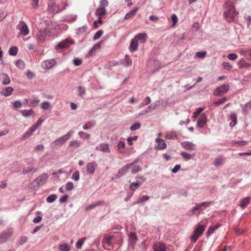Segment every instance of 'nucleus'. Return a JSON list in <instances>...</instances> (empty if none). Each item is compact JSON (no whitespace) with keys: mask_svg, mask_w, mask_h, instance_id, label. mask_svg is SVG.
Instances as JSON below:
<instances>
[{"mask_svg":"<svg viewBox=\"0 0 251 251\" xmlns=\"http://www.w3.org/2000/svg\"><path fill=\"white\" fill-rule=\"evenodd\" d=\"M223 7L227 9L224 13V16L229 23L233 21L234 17L238 14V12L235 9L234 5L230 1H226L223 5Z\"/></svg>","mask_w":251,"mask_h":251,"instance_id":"1","label":"nucleus"},{"mask_svg":"<svg viewBox=\"0 0 251 251\" xmlns=\"http://www.w3.org/2000/svg\"><path fill=\"white\" fill-rule=\"evenodd\" d=\"M206 225H201L198 224L195 226V229L193 232V235L191 236L190 239L191 241L195 243L198 238L202 234L205 230Z\"/></svg>","mask_w":251,"mask_h":251,"instance_id":"2","label":"nucleus"},{"mask_svg":"<svg viewBox=\"0 0 251 251\" xmlns=\"http://www.w3.org/2000/svg\"><path fill=\"white\" fill-rule=\"evenodd\" d=\"M74 133V131L73 130L68 132L66 134L54 141L52 144L55 146H60L63 145L66 141L69 140L71 137L72 136Z\"/></svg>","mask_w":251,"mask_h":251,"instance_id":"3","label":"nucleus"},{"mask_svg":"<svg viewBox=\"0 0 251 251\" xmlns=\"http://www.w3.org/2000/svg\"><path fill=\"white\" fill-rule=\"evenodd\" d=\"M229 89V85L227 84H224L217 87L213 92V95L215 96H220L222 94L226 93Z\"/></svg>","mask_w":251,"mask_h":251,"instance_id":"4","label":"nucleus"},{"mask_svg":"<svg viewBox=\"0 0 251 251\" xmlns=\"http://www.w3.org/2000/svg\"><path fill=\"white\" fill-rule=\"evenodd\" d=\"M48 177L49 176L47 173H43L35 179L33 182L35 183L38 186L43 185L46 182Z\"/></svg>","mask_w":251,"mask_h":251,"instance_id":"5","label":"nucleus"},{"mask_svg":"<svg viewBox=\"0 0 251 251\" xmlns=\"http://www.w3.org/2000/svg\"><path fill=\"white\" fill-rule=\"evenodd\" d=\"M12 232V228H7L3 230L0 235V243L5 242L11 236Z\"/></svg>","mask_w":251,"mask_h":251,"instance_id":"6","label":"nucleus"},{"mask_svg":"<svg viewBox=\"0 0 251 251\" xmlns=\"http://www.w3.org/2000/svg\"><path fill=\"white\" fill-rule=\"evenodd\" d=\"M47 31L46 28L40 29L38 33L36 35L37 42L39 43H43L45 41Z\"/></svg>","mask_w":251,"mask_h":251,"instance_id":"7","label":"nucleus"},{"mask_svg":"<svg viewBox=\"0 0 251 251\" xmlns=\"http://www.w3.org/2000/svg\"><path fill=\"white\" fill-rule=\"evenodd\" d=\"M137 241V236L134 232H130L128 236V246L129 248H133Z\"/></svg>","mask_w":251,"mask_h":251,"instance_id":"8","label":"nucleus"},{"mask_svg":"<svg viewBox=\"0 0 251 251\" xmlns=\"http://www.w3.org/2000/svg\"><path fill=\"white\" fill-rule=\"evenodd\" d=\"M130 168H131V167L128 164L123 166L121 169H120L119 170L118 173L115 176V178L116 179L120 178L125 174L127 173L128 172V170Z\"/></svg>","mask_w":251,"mask_h":251,"instance_id":"9","label":"nucleus"},{"mask_svg":"<svg viewBox=\"0 0 251 251\" xmlns=\"http://www.w3.org/2000/svg\"><path fill=\"white\" fill-rule=\"evenodd\" d=\"M181 146L182 148L186 150L194 151L196 150V145L190 142H182L181 143Z\"/></svg>","mask_w":251,"mask_h":251,"instance_id":"10","label":"nucleus"},{"mask_svg":"<svg viewBox=\"0 0 251 251\" xmlns=\"http://www.w3.org/2000/svg\"><path fill=\"white\" fill-rule=\"evenodd\" d=\"M178 134L175 131L170 130L166 131L165 137L168 140H175L178 138Z\"/></svg>","mask_w":251,"mask_h":251,"instance_id":"11","label":"nucleus"},{"mask_svg":"<svg viewBox=\"0 0 251 251\" xmlns=\"http://www.w3.org/2000/svg\"><path fill=\"white\" fill-rule=\"evenodd\" d=\"M207 122V118L205 114H202L197 121V126L202 128Z\"/></svg>","mask_w":251,"mask_h":251,"instance_id":"12","label":"nucleus"},{"mask_svg":"<svg viewBox=\"0 0 251 251\" xmlns=\"http://www.w3.org/2000/svg\"><path fill=\"white\" fill-rule=\"evenodd\" d=\"M70 40L68 39L64 40L58 43L55 47L56 50H62L66 48L69 46Z\"/></svg>","mask_w":251,"mask_h":251,"instance_id":"13","label":"nucleus"},{"mask_svg":"<svg viewBox=\"0 0 251 251\" xmlns=\"http://www.w3.org/2000/svg\"><path fill=\"white\" fill-rule=\"evenodd\" d=\"M155 142L157 143V146L155 148V149L160 150L166 148L167 145L163 139L157 138L155 140Z\"/></svg>","mask_w":251,"mask_h":251,"instance_id":"14","label":"nucleus"},{"mask_svg":"<svg viewBox=\"0 0 251 251\" xmlns=\"http://www.w3.org/2000/svg\"><path fill=\"white\" fill-rule=\"evenodd\" d=\"M20 113L21 115L25 117H28L31 116H34L35 115V112L32 109H30L29 110H22L20 111Z\"/></svg>","mask_w":251,"mask_h":251,"instance_id":"15","label":"nucleus"},{"mask_svg":"<svg viewBox=\"0 0 251 251\" xmlns=\"http://www.w3.org/2000/svg\"><path fill=\"white\" fill-rule=\"evenodd\" d=\"M87 172L89 174H93L95 172V162H88L86 165Z\"/></svg>","mask_w":251,"mask_h":251,"instance_id":"16","label":"nucleus"},{"mask_svg":"<svg viewBox=\"0 0 251 251\" xmlns=\"http://www.w3.org/2000/svg\"><path fill=\"white\" fill-rule=\"evenodd\" d=\"M160 104V102L159 100L156 101L154 102L151 104L150 106H149L146 110H145V113H147L151 111L154 110L157 106Z\"/></svg>","mask_w":251,"mask_h":251,"instance_id":"17","label":"nucleus"},{"mask_svg":"<svg viewBox=\"0 0 251 251\" xmlns=\"http://www.w3.org/2000/svg\"><path fill=\"white\" fill-rule=\"evenodd\" d=\"M22 24V26L20 28V31L22 34L26 36L29 34V29L25 22H23Z\"/></svg>","mask_w":251,"mask_h":251,"instance_id":"18","label":"nucleus"},{"mask_svg":"<svg viewBox=\"0 0 251 251\" xmlns=\"http://www.w3.org/2000/svg\"><path fill=\"white\" fill-rule=\"evenodd\" d=\"M153 249L154 251H165L166 248L164 244L159 242L154 244Z\"/></svg>","mask_w":251,"mask_h":251,"instance_id":"19","label":"nucleus"},{"mask_svg":"<svg viewBox=\"0 0 251 251\" xmlns=\"http://www.w3.org/2000/svg\"><path fill=\"white\" fill-rule=\"evenodd\" d=\"M138 46V43L136 39H132L130 42V44L129 46V50L133 52L136 51L137 50Z\"/></svg>","mask_w":251,"mask_h":251,"instance_id":"20","label":"nucleus"},{"mask_svg":"<svg viewBox=\"0 0 251 251\" xmlns=\"http://www.w3.org/2000/svg\"><path fill=\"white\" fill-rule=\"evenodd\" d=\"M96 125V121L95 120H92L84 124L82 128L84 130H88L94 127Z\"/></svg>","mask_w":251,"mask_h":251,"instance_id":"21","label":"nucleus"},{"mask_svg":"<svg viewBox=\"0 0 251 251\" xmlns=\"http://www.w3.org/2000/svg\"><path fill=\"white\" fill-rule=\"evenodd\" d=\"M251 197H246L240 201L239 205L242 209H245L249 203Z\"/></svg>","mask_w":251,"mask_h":251,"instance_id":"22","label":"nucleus"},{"mask_svg":"<svg viewBox=\"0 0 251 251\" xmlns=\"http://www.w3.org/2000/svg\"><path fill=\"white\" fill-rule=\"evenodd\" d=\"M238 65L241 69L248 68L251 66V64L247 62L244 59H241L238 63Z\"/></svg>","mask_w":251,"mask_h":251,"instance_id":"23","label":"nucleus"},{"mask_svg":"<svg viewBox=\"0 0 251 251\" xmlns=\"http://www.w3.org/2000/svg\"><path fill=\"white\" fill-rule=\"evenodd\" d=\"M0 75L2 79V83L3 85H8L10 83V79L6 74L1 73Z\"/></svg>","mask_w":251,"mask_h":251,"instance_id":"24","label":"nucleus"},{"mask_svg":"<svg viewBox=\"0 0 251 251\" xmlns=\"http://www.w3.org/2000/svg\"><path fill=\"white\" fill-rule=\"evenodd\" d=\"M96 15L99 17H101L104 16L106 13V9L105 7H103L102 6H100L96 10Z\"/></svg>","mask_w":251,"mask_h":251,"instance_id":"25","label":"nucleus"},{"mask_svg":"<svg viewBox=\"0 0 251 251\" xmlns=\"http://www.w3.org/2000/svg\"><path fill=\"white\" fill-rule=\"evenodd\" d=\"M100 151L102 152L109 153L110 150L109 147V145L107 143H101L100 144Z\"/></svg>","mask_w":251,"mask_h":251,"instance_id":"26","label":"nucleus"},{"mask_svg":"<svg viewBox=\"0 0 251 251\" xmlns=\"http://www.w3.org/2000/svg\"><path fill=\"white\" fill-rule=\"evenodd\" d=\"M113 237H114L113 236H109L104 237V238L102 241V243H103L104 244V247L105 249H106V248L105 247V245H106L107 246H111L112 245L111 240H112V239Z\"/></svg>","mask_w":251,"mask_h":251,"instance_id":"27","label":"nucleus"},{"mask_svg":"<svg viewBox=\"0 0 251 251\" xmlns=\"http://www.w3.org/2000/svg\"><path fill=\"white\" fill-rule=\"evenodd\" d=\"M147 35L146 33H139L134 38L137 41L140 40L141 42L144 43L146 40Z\"/></svg>","mask_w":251,"mask_h":251,"instance_id":"28","label":"nucleus"},{"mask_svg":"<svg viewBox=\"0 0 251 251\" xmlns=\"http://www.w3.org/2000/svg\"><path fill=\"white\" fill-rule=\"evenodd\" d=\"M138 10V8H136L133 10H131L128 12L124 17V20H127L132 18L136 13Z\"/></svg>","mask_w":251,"mask_h":251,"instance_id":"29","label":"nucleus"},{"mask_svg":"<svg viewBox=\"0 0 251 251\" xmlns=\"http://www.w3.org/2000/svg\"><path fill=\"white\" fill-rule=\"evenodd\" d=\"M251 109V100L247 103H246L245 105L242 106V110L243 113L246 115L249 111Z\"/></svg>","mask_w":251,"mask_h":251,"instance_id":"30","label":"nucleus"},{"mask_svg":"<svg viewBox=\"0 0 251 251\" xmlns=\"http://www.w3.org/2000/svg\"><path fill=\"white\" fill-rule=\"evenodd\" d=\"M213 203L214 202L213 201H204L200 203H198V206H199L200 209H205Z\"/></svg>","mask_w":251,"mask_h":251,"instance_id":"31","label":"nucleus"},{"mask_svg":"<svg viewBox=\"0 0 251 251\" xmlns=\"http://www.w3.org/2000/svg\"><path fill=\"white\" fill-rule=\"evenodd\" d=\"M13 91L14 90L13 88L11 87H7L5 88L4 91L2 92V94L5 97H8L12 94Z\"/></svg>","mask_w":251,"mask_h":251,"instance_id":"32","label":"nucleus"},{"mask_svg":"<svg viewBox=\"0 0 251 251\" xmlns=\"http://www.w3.org/2000/svg\"><path fill=\"white\" fill-rule=\"evenodd\" d=\"M224 163V159L222 157H219L215 159L213 164L216 167H219L222 165Z\"/></svg>","mask_w":251,"mask_h":251,"instance_id":"33","label":"nucleus"},{"mask_svg":"<svg viewBox=\"0 0 251 251\" xmlns=\"http://www.w3.org/2000/svg\"><path fill=\"white\" fill-rule=\"evenodd\" d=\"M86 240V237H84L79 239L76 243L75 247L78 249H81L84 242Z\"/></svg>","mask_w":251,"mask_h":251,"instance_id":"34","label":"nucleus"},{"mask_svg":"<svg viewBox=\"0 0 251 251\" xmlns=\"http://www.w3.org/2000/svg\"><path fill=\"white\" fill-rule=\"evenodd\" d=\"M141 185V183L138 181L136 182L130 183L129 188L130 190L134 191L140 187Z\"/></svg>","mask_w":251,"mask_h":251,"instance_id":"35","label":"nucleus"},{"mask_svg":"<svg viewBox=\"0 0 251 251\" xmlns=\"http://www.w3.org/2000/svg\"><path fill=\"white\" fill-rule=\"evenodd\" d=\"M227 100V99L226 97H223L222 98L218 99L216 101H215L213 102V104H214L216 106H218L220 104L225 103Z\"/></svg>","mask_w":251,"mask_h":251,"instance_id":"36","label":"nucleus"},{"mask_svg":"<svg viewBox=\"0 0 251 251\" xmlns=\"http://www.w3.org/2000/svg\"><path fill=\"white\" fill-rule=\"evenodd\" d=\"M59 250L60 251H70V247L66 243L61 244L59 246Z\"/></svg>","mask_w":251,"mask_h":251,"instance_id":"37","label":"nucleus"},{"mask_svg":"<svg viewBox=\"0 0 251 251\" xmlns=\"http://www.w3.org/2000/svg\"><path fill=\"white\" fill-rule=\"evenodd\" d=\"M151 99L150 97L148 96V97H146L144 99L143 101L140 103V104L139 105V107L142 108V107H144V106L148 105V104H149L151 102Z\"/></svg>","mask_w":251,"mask_h":251,"instance_id":"38","label":"nucleus"},{"mask_svg":"<svg viewBox=\"0 0 251 251\" xmlns=\"http://www.w3.org/2000/svg\"><path fill=\"white\" fill-rule=\"evenodd\" d=\"M57 198V196L56 194H51L47 198L46 201L48 203H51L55 201Z\"/></svg>","mask_w":251,"mask_h":251,"instance_id":"39","label":"nucleus"},{"mask_svg":"<svg viewBox=\"0 0 251 251\" xmlns=\"http://www.w3.org/2000/svg\"><path fill=\"white\" fill-rule=\"evenodd\" d=\"M18 48L17 47H11L9 50V53L10 55L15 56L17 54Z\"/></svg>","mask_w":251,"mask_h":251,"instance_id":"40","label":"nucleus"},{"mask_svg":"<svg viewBox=\"0 0 251 251\" xmlns=\"http://www.w3.org/2000/svg\"><path fill=\"white\" fill-rule=\"evenodd\" d=\"M149 198H150L149 196H148L146 195L143 196L142 197H141L140 199H139L137 201H136V202H134L133 204H137V203H139L141 202H143L147 201L148 200H149Z\"/></svg>","mask_w":251,"mask_h":251,"instance_id":"41","label":"nucleus"},{"mask_svg":"<svg viewBox=\"0 0 251 251\" xmlns=\"http://www.w3.org/2000/svg\"><path fill=\"white\" fill-rule=\"evenodd\" d=\"M69 146L74 147L75 148H77L80 146V143L77 140H74L70 143Z\"/></svg>","mask_w":251,"mask_h":251,"instance_id":"42","label":"nucleus"},{"mask_svg":"<svg viewBox=\"0 0 251 251\" xmlns=\"http://www.w3.org/2000/svg\"><path fill=\"white\" fill-rule=\"evenodd\" d=\"M103 33V31L102 30H98L95 33V34L94 35L93 40H96L99 39L101 36V35H102Z\"/></svg>","mask_w":251,"mask_h":251,"instance_id":"43","label":"nucleus"},{"mask_svg":"<svg viewBox=\"0 0 251 251\" xmlns=\"http://www.w3.org/2000/svg\"><path fill=\"white\" fill-rule=\"evenodd\" d=\"M138 139V136L137 135L134 136L133 137H129L127 139V141L129 146H132L133 145V143L132 142L133 141H135Z\"/></svg>","mask_w":251,"mask_h":251,"instance_id":"44","label":"nucleus"},{"mask_svg":"<svg viewBox=\"0 0 251 251\" xmlns=\"http://www.w3.org/2000/svg\"><path fill=\"white\" fill-rule=\"evenodd\" d=\"M180 155L186 160H189L192 158V155L188 153H187L186 152H182L180 153Z\"/></svg>","mask_w":251,"mask_h":251,"instance_id":"45","label":"nucleus"},{"mask_svg":"<svg viewBox=\"0 0 251 251\" xmlns=\"http://www.w3.org/2000/svg\"><path fill=\"white\" fill-rule=\"evenodd\" d=\"M78 91L79 93V96L82 97L86 93V90L84 87L79 86L78 87Z\"/></svg>","mask_w":251,"mask_h":251,"instance_id":"46","label":"nucleus"},{"mask_svg":"<svg viewBox=\"0 0 251 251\" xmlns=\"http://www.w3.org/2000/svg\"><path fill=\"white\" fill-rule=\"evenodd\" d=\"M140 127H141V124L139 123H135V124L132 125L130 127V129L131 131H134V130L139 129L140 128Z\"/></svg>","mask_w":251,"mask_h":251,"instance_id":"47","label":"nucleus"},{"mask_svg":"<svg viewBox=\"0 0 251 251\" xmlns=\"http://www.w3.org/2000/svg\"><path fill=\"white\" fill-rule=\"evenodd\" d=\"M16 65L21 69H23L25 67L24 62L21 59L18 60L15 63Z\"/></svg>","mask_w":251,"mask_h":251,"instance_id":"48","label":"nucleus"},{"mask_svg":"<svg viewBox=\"0 0 251 251\" xmlns=\"http://www.w3.org/2000/svg\"><path fill=\"white\" fill-rule=\"evenodd\" d=\"M50 106V103L49 101H44L41 103V108L43 110H47Z\"/></svg>","mask_w":251,"mask_h":251,"instance_id":"49","label":"nucleus"},{"mask_svg":"<svg viewBox=\"0 0 251 251\" xmlns=\"http://www.w3.org/2000/svg\"><path fill=\"white\" fill-rule=\"evenodd\" d=\"M32 135V133L28 130H27L22 136L21 139L23 140H25L29 137H30Z\"/></svg>","mask_w":251,"mask_h":251,"instance_id":"50","label":"nucleus"},{"mask_svg":"<svg viewBox=\"0 0 251 251\" xmlns=\"http://www.w3.org/2000/svg\"><path fill=\"white\" fill-rule=\"evenodd\" d=\"M74 188V184L72 182H68L65 184V189L67 191H71Z\"/></svg>","mask_w":251,"mask_h":251,"instance_id":"51","label":"nucleus"},{"mask_svg":"<svg viewBox=\"0 0 251 251\" xmlns=\"http://www.w3.org/2000/svg\"><path fill=\"white\" fill-rule=\"evenodd\" d=\"M72 178L76 181H77L79 179V173L78 171H75L73 173L72 176Z\"/></svg>","mask_w":251,"mask_h":251,"instance_id":"52","label":"nucleus"},{"mask_svg":"<svg viewBox=\"0 0 251 251\" xmlns=\"http://www.w3.org/2000/svg\"><path fill=\"white\" fill-rule=\"evenodd\" d=\"M12 104L16 108H20L22 106V102L20 100L14 101Z\"/></svg>","mask_w":251,"mask_h":251,"instance_id":"53","label":"nucleus"},{"mask_svg":"<svg viewBox=\"0 0 251 251\" xmlns=\"http://www.w3.org/2000/svg\"><path fill=\"white\" fill-rule=\"evenodd\" d=\"M37 172V169H34V168H28L27 169H24L23 172H22V173L23 175H25V174H27L29 173H30L31 172Z\"/></svg>","mask_w":251,"mask_h":251,"instance_id":"54","label":"nucleus"},{"mask_svg":"<svg viewBox=\"0 0 251 251\" xmlns=\"http://www.w3.org/2000/svg\"><path fill=\"white\" fill-rule=\"evenodd\" d=\"M142 170V168L139 165L134 167L131 171L132 174H135Z\"/></svg>","mask_w":251,"mask_h":251,"instance_id":"55","label":"nucleus"},{"mask_svg":"<svg viewBox=\"0 0 251 251\" xmlns=\"http://www.w3.org/2000/svg\"><path fill=\"white\" fill-rule=\"evenodd\" d=\"M78 134L81 138L83 137V136H85V138L86 139H89L90 138V135L83 131H79Z\"/></svg>","mask_w":251,"mask_h":251,"instance_id":"56","label":"nucleus"},{"mask_svg":"<svg viewBox=\"0 0 251 251\" xmlns=\"http://www.w3.org/2000/svg\"><path fill=\"white\" fill-rule=\"evenodd\" d=\"M40 102V100L37 99L32 100L30 103V106L32 107H35Z\"/></svg>","mask_w":251,"mask_h":251,"instance_id":"57","label":"nucleus"},{"mask_svg":"<svg viewBox=\"0 0 251 251\" xmlns=\"http://www.w3.org/2000/svg\"><path fill=\"white\" fill-rule=\"evenodd\" d=\"M87 29V26L86 25H83L82 26L77 29V32L78 33H82L85 32Z\"/></svg>","mask_w":251,"mask_h":251,"instance_id":"58","label":"nucleus"},{"mask_svg":"<svg viewBox=\"0 0 251 251\" xmlns=\"http://www.w3.org/2000/svg\"><path fill=\"white\" fill-rule=\"evenodd\" d=\"M171 19H172V21L173 22L172 25L175 26L176 25V24L177 23V21H178L177 17L176 16V15L175 14H173L172 15Z\"/></svg>","mask_w":251,"mask_h":251,"instance_id":"59","label":"nucleus"},{"mask_svg":"<svg viewBox=\"0 0 251 251\" xmlns=\"http://www.w3.org/2000/svg\"><path fill=\"white\" fill-rule=\"evenodd\" d=\"M39 0H32L31 5L33 9H37L38 8V2Z\"/></svg>","mask_w":251,"mask_h":251,"instance_id":"60","label":"nucleus"},{"mask_svg":"<svg viewBox=\"0 0 251 251\" xmlns=\"http://www.w3.org/2000/svg\"><path fill=\"white\" fill-rule=\"evenodd\" d=\"M132 64V60L129 57H127V55L125 57V65L126 66H131Z\"/></svg>","mask_w":251,"mask_h":251,"instance_id":"61","label":"nucleus"},{"mask_svg":"<svg viewBox=\"0 0 251 251\" xmlns=\"http://www.w3.org/2000/svg\"><path fill=\"white\" fill-rule=\"evenodd\" d=\"M204 110L203 108H199L197 109L196 111L194 113V117L196 118Z\"/></svg>","mask_w":251,"mask_h":251,"instance_id":"62","label":"nucleus"},{"mask_svg":"<svg viewBox=\"0 0 251 251\" xmlns=\"http://www.w3.org/2000/svg\"><path fill=\"white\" fill-rule=\"evenodd\" d=\"M68 195H65L63 196H62L60 199H59V202L61 203H65V202L67 201L68 199Z\"/></svg>","mask_w":251,"mask_h":251,"instance_id":"63","label":"nucleus"},{"mask_svg":"<svg viewBox=\"0 0 251 251\" xmlns=\"http://www.w3.org/2000/svg\"><path fill=\"white\" fill-rule=\"evenodd\" d=\"M214 229L213 228V226H210L206 232V235L209 237L214 232Z\"/></svg>","mask_w":251,"mask_h":251,"instance_id":"64","label":"nucleus"}]
</instances>
